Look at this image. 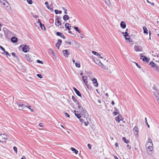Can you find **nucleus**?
Returning <instances> with one entry per match:
<instances>
[{
  "instance_id": "obj_35",
  "label": "nucleus",
  "mask_w": 159,
  "mask_h": 159,
  "mask_svg": "<svg viewBox=\"0 0 159 159\" xmlns=\"http://www.w3.org/2000/svg\"><path fill=\"white\" fill-rule=\"evenodd\" d=\"M75 66L76 67H77L78 68L80 67V63L76 62V63H75Z\"/></svg>"
},
{
  "instance_id": "obj_56",
  "label": "nucleus",
  "mask_w": 159,
  "mask_h": 159,
  "mask_svg": "<svg viewBox=\"0 0 159 159\" xmlns=\"http://www.w3.org/2000/svg\"><path fill=\"white\" fill-rule=\"evenodd\" d=\"M153 89L155 90H156V91H158L157 89V87L156 86H154L153 87Z\"/></svg>"
},
{
  "instance_id": "obj_17",
  "label": "nucleus",
  "mask_w": 159,
  "mask_h": 159,
  "mask_svg": "<svg viewBox=\"0 0 159 159\" xmlns=\"http://www.w3.org/2000/svg\"><path fill=\"white\" fill-rule=\"evenodd\" d=\"M120 25L121 27L123 29H125L126 28V25L125 22L122 21L121 22Z\"/></svg>"
},
{
  "instance_id": "obj_64",
  "label": "nucleus",
  "mask_w": 159,
  "mask_h": 159,
  "mask_svg": "<svg viewBox=\"0 0 159 159\" xmlns=\"http://www.w3.org/2000/svg\"><path fill=\"white\" fill-rule=\"evenodd\" d=\"M21 159H26V157L25 156H23L21 158Z\"/></svg>"
},
{
  "instance_id": "obj_43",
  "label": "nucleus",
  "mask_w": 159,
  "mask_h": 159,
  "mask_svg": "<svg viewBox=\"0 0 159 159\" xmlns=\"http://www.w3.org/2000/svg\"><path fill=\"white\" fill-rule=\"evenodd\" d=\"M147 2L150 4L152 6H153L154 5V3H153V2H149L148 0H147Z\"/></svg>"
},
{
  "instance_id": "obj_6",
  "label": "nucleus",
  "mask_w": 159,
  "mask_h": 159,
  "mask_svg": "<svg viewBox=\"0 0 159 159\" xmlns=\"http://www.w3.org/2000/svg\"><path fill=\"white\" fill-rule=\"evenodd\" d=\"M82 79L83 80V82L84 83L85 85L88 87L89 86L88 84V81H87V76H82Z\"/></svg>"
},
{
  "instance_id": "obj_36",
  "label": "nucleus",
  "mask_w": 159,
  "mask_h": 159,
  "mask_svg": "<svg viewBox=\"0 0 159 159\" xmlns=\"http://www.w3.org/2000/svg\"><path fill=\"white\" fill-rule=\"evenodd\" d=\"M149 64L152 67H154L156 65H155L153 61H151L150 62Z\"/></svg>"
},
{
  "instance_id": "obj_11",
  "label": "nucleus",
  "mask_w": 159,
  "mask_h": 159,
  "mask_svg": "<svg viewBox=\"0 0 159 159\" xmlns=\"http://www.w3.org/2000/svg\"><path fill=\"white\" fill-rule=\"evenodd\" d=\"M92 81L94 86L95 87H98V83L97 79L95 78H94L92 80Z\"/></svg>"
},
{
  "instance_id": "obj_52",
  "label": "nucleus",
  "mask_w": 159,
  "mask_h": 159,
  "mask_svg": "<svg viewBox=\"0 0 159 159\" xmlns=\"http://www.w3.org/2000/svg\"><path fill=\"white\" fill-rule=\"evenodd\" d=\"M80 37L81 39H83L84 37V35L82 34H80Z\"/></svg>"
},
{
  "instance_id": "obj_40",
  "label": "nucleus",
  "mask_w": 159,
  "mask_h": 159,
  "mask_svg": "<svg viewBox=\"0 0 159 159\" xmlns=\"http://www.w3.org/2000/svg\"><path fill=\"white\" fill-rule=\"evenodd\" d=\"M145 122L147 125V126L149 128L150 127V126H149V125H148V123L147 121V119L146 117L145 118Z\"/></svg>"
},
{
  "instance_id": "obj_47",
  "label": "nucleus",
  "mask_w": 159,
  "mask_h": 159,
  "mask_svg": "<svg viewBox=\"0 0 159 159\" xmlns=\"http://www.w3.org/2000/svg\"><path fill=\"white\" fill-rule=\"evenodd\" d=\"M65 42L66 44H67L69 45H70L71 44V43L70 42H68L67 41H65Z\"/></svg>"
},
{
  "instance_id": "obj_2",
  "label": "nucleus",
  "mask_w": 159,
  "mask_h": 159,
  "mask_svg": "<svg viewBox=\"0 0 159 159\" xmlns=\"http://www.w3.org/2000/svg\"><path fill=\"white\" fill-rule=\"evenodd\" d=\"M146 148H147V153L149 154H151L152 153V151L153 148V144H150Z\"/></svg>"
},
{
  "instance_id": "obj_19",
  "label": "nucleus",
  "mask_w": 159,
  "mask_h": 159,
  "mask_svg": "<svg viewBox=\"0 0 159 159\" xmlns=\"http://www.w3.org/2000/svg\"><path fill=\"white\" fill-rule=\"evenodd\" d=\"M56 34L57 35L59 36L64 39H65V36L63 35V34L62 33L59 32H57L56 33Z\"/></svg>"
},
{
  "instance_id": "obj_20",
  "label": "nucleus",
  "mask_w": 159,
  "mask_h": 159,
  "mask_svg": "<svg viewBox=\"0 0 159 159\" xmlns=\"http://www.w3.org/2000/svg\"><path fill=\"white\" fill-rule=\"evenodd\" d=\"M94 61L96 64H98L100 66H102V63L100 61L96 59H94Z\"/></svg>"
},
{
  "instance_id": "obj_25",
  "label": "nucleus",
  "mask_w": 159,
  "mask_h": 159,
  "mask_svg": "<svg viewBox=\"0 0 159 159\" xmlns=\"http://www.w3.org/2000/svg\"><path fill=\"white\" fill-rule=\"evenodd\" d=\"M25 107L29 108L31 112H34V110L33 107H31L30 106H25Z\"/></svg>"
},
{
  "instance_id": "obj_9",
  "label": "nucleus",
  "mask_w": 159,
  "mask_h": 159,
  "mask_svg": "<svg viewBox=\"0 0 159 159\" xmlns=\"http://www.w3.org/2000/svg\"><path fill=\"white\" fill-rule=\"evenodd\" d=\"M133 132L135 135H138L139 133V128L136 126H135L133 130Z\"/></svg>"
},
{
  "instance_id": "obj_29",
  "label": "nucleus",
  "mask_w": 159,
  "mask_h": 159,
  "mask_svg": "<svg viewBox=\"0 0 159 159\" xmlns=\"http://www.w3.org/2000/svg\"><path fill=\"white\" fill-rule=\"evenodd\" d=\"M55 13L57 14H61L62 13V11H59L58 10H55Z\"/></svg>"
},
{
  "instance_id": "obj_41",
  "label": "nucleus",
  "mask_w": 159,
  "mask_h": 159,
  "mask_svg": "<svg viewBox=\"0 0 159 159\" xmlns=\"http://www.w3.org/2000/svg\"><path fill=\"white\" fill-rule=\"evenodd\" d=\"M37 76L39 78L41 79L42 78H43V76L40 74H38L37 75Z\"/></svg>"
},
{
  "instance_id": "obj_33",
  "label": "nucleus",
  "mask_w": 159,
  "mask_h": 159,
  "mask_svg": "<svg viewBox=\"0 0 159 159\" xmlns=\"http://www.w3.org/2000/svg\"><path fill=\"white\" fill-rule=\"evenodd\" d=\"M102 68L104 69H108V67L102 64V66H101Z\"/></svg>"
},
{
  "instance_id": "obj_12",
  "label": "nucleus",
  "mask_w": 159,
  "mask_h": 159,
  "mask_svg": "<svg viewBox=\"0 0 159 159\" xmlns=\"http://www.w3.org/2000/svg\"><path fill=\"white\" fill-rule=\"evenodd\" d=\"M73 89L75 91V92L77 94V95L79 96V97H81V94L80 93V91L78 90L75 88V87H73Z\"/></svg>"
},
{
  "instance_id": "obj_28",
  "label": "nucleus",
  "mask_w": 159,
  "mask_h": 159,
  "mask_svg": "<svg viewBox=\"0 0 159 159\" xmlns=\"http://www.w3.org/2000/svg\"><path fill=\"white\" fill-rule=\"evenodd\" d=\"M122 140L126 143H129V141L126 139L125 137H123L122 138Z\"/></svg>"
},
{
  "instance_id": "obj_57",
  "label": "nucleus",
  "mask_w": 159,
  "mask_h": 159,
  "mask_svg": "<svg viewBox=\"0 0 159 159\" xmlns=\"http://www.w3.org/2000/svg\"><path fill=\"white\" fill-rule=\"evenodd\" d=\"M41 28L42 30H46V28L44 25L43 26L42 25V27Z\"/></svg>"
},
{
  "instance_id": "obj_38",
  "label": "nucleus",
  "mask_w": 159,
  "mask_h": 159,
  "mask_svg": "<svg viewBox=\"0 0 159 159\" xmlns=\"http://www.w3.org/2000/svg\"><path fill=\"white\" fill-rule=\"evenodd\" d=\"M92 53H93V54L95 55H96L97 56H98V55L99 54L97 52H95V51H93L92 52Z\"/></svg>"
},
{
  "instance_id": "obj_16",
  "label": "nucleus",
  "mask_w": 159,
  "mask_h": 159,
  "mask_svg": "<svg viewBox=\"0 0 159 159\" xmlns=\"http://www.w3.org/2000/svg\"><path fill=\"white\" fill-rule=\"evenodd\" d=\"M62 52L64 54V56L66 57H67L69 54L67 50H64L62 51Z\"/></svg>"
},
{
  "instance_id": "obj_4",
  "label": "nucleus",
  "mask_w": 159,
  "mask_h": 159,
  "mask_svg": "<svg viewBox=\"0 0 159 159\" xmlns=\"http://www.w3.org/2000/svg\"><path fill=\"white\" fill-rule=\"evenodd\" d=\"M0 3L2 5L5 7H8L9 6L8 3L5 0H0Z\"/></svg>"
},
{
  "instance_id": "obj_3",
  "label": "nucleus",
  "mask_w": 159,
  "mask_h": 159,
  "mask_svg": "<svg viewBox=\"0 0 159 159\" xmlns=\"http://www.w3.org/2000/svg\"><path fill=\"white\" fill-rule=\"evenodd\" d=\"M7 139V136L5 134H0V142H4Z\"/></svg>"
},
{
  "instance_id": "obj_30",
  "label": "nucleus",
  "mask_w": 159,
  "mask_h": 159,
  "mask_svg": "<svg viewBox=\"0 0 159 159\" xmlns=\"http://www.w3.org/2000/svg\"><path fill=\"white\" fill-rule=\"evenodd\" d=\"M122 34L124 35V36H125V37H127V36H129V34L127 32H122Z\"/></svg>"
},
{
  "instance_id": "obj_13",
  "label": "nucleus",
  "mask_w": 159,
  "mask_h": 159,
  "mask_svg": "<svg viewBox=\"0 0 159 159\" xmlns=\"http://www.w3.org/2000/svg\"><path fill=\"white\" fill-rule=\"evenodd\" d=\"M140 55L141 56L140 59H142L143 61H145L146 62L149 61V60L146 57L144 56H141V54H140Z\"/></svg>"
},
{
  "instance_id": "obj_27",
  "label": "nucleus",
  "mask_w": 159,
  "mask_h": 159,
  "mask_svg": "<svg viewBox=\"0 0 159 159\" xmlns=\"http://www.w3.org/2000/svg\"><path fill=\"white\" fill-rule=\"evenodd\" d=\"M71 149L72 151L74 152L75 154H77L78 152V151L75 149L73 148H71Z\"/></svg>"
},
{
  "instance_id": "obj_60",
  "label": "nucleus",
  "mask_w": 159,
  "mask_h": 159,
  "mask_svg": "<svg viewBox=\"0 0 159 159\" xmlns=\"http://www.w3.org/2000/svg\"><path fill=\"white\" fill-rule=\"evenodd\" d=\"M113 114H114V116H116V115L118 114V112H117V111H115L113 113Z\"/></svg>"
},
{
  "instance_id": "obj_48",
  "label": "nucleus",
  "mask_w": 159,
  "mask_h": 159,
  "mask_svg": "<svg viewBox=\"0 0 159 159\" xmlns=\"http://www.w3.org/2000/svg\"><path fill=\"white\" fill-rule=\"evenodd\" d=\"M65 116H66L68 117H70V115L68 113H67L66 112H65Z\"/></svg>"
},
{
  "instance_id": "obj_59",
  "label": "nucleus",
  "mask_w": 159,
  "mask_h": 159,
  "mask_svg": "<svg viewBox=\"0 0 159 159\" xmlns=\"http://www.w3.org/2000/svg\"><path fill=\"white\" fill-rule=\"evenodd\" d=\"M89 148L90 149H91V145L90 144H88L87 145Z\"/></svg>"
},
{
  "instance_id": "obj_62",
  "label": "nucleus",
  "mask_w": 159,
  "mask_h": 159,
  "mask_svg": "<svg viewBox=\"0 0 159 159\" xmlns=\"http://www.w3.org/2000/svg\"><path fill=\"white\" fill-rule=\"evenodd\" d=\"M39 126L41 127H42L43 126V125L42 123H40L39 124Z\"/></svg>"
},
{
  "instance_id": "obj_31",
  "label": "nucleus",
  "mask_w": 159,
  "mask_h": 159,
  "mask_svg": "<svg viewBox=\"0 0 159 159\" xmlns=\"http://www.w3.org/2000/svg\"><path fill=\"white\" fill-rule=\"evenodd\" d=\"M49 51L53 55V56H55V53L54 52L51 48H50L49 49Z\"/></svg>"
},
{
  "instance_id": "obj_1",
  "label": "nucleus",
  "mask_w": 159,
  "mask_h": 159,
  "mask_svg": "<svg viewBox=\"0 0 159 159\" xmlns=\"http://www.w3.org/2000/svg\"><path fill=\"white\" fill-rule=\"evenodd\" d=\"M72 99L73 101L77 104L78 106L77 111H74L75 116L78 118H80L81 116L87 118L88 116L87 111L84 108L82 107L81 104L78 101L75 97L72 96Z\"/></svg>"
},
{
  "instance_id": "obj_63",
  "label": "nucleus",
  "mask_w": 159,
  "mask_h": 159,
  "mask_svg": "<svg viewBox=\"0 0 159 159\" xmlns=\"http://www.w3.org/2000/svg\"><path fill=\"white\" fill-rule=\"evenodd\" d=\"M45 5L47 7L48 6V4L47 2H46L45 3Z\"/></svg>"
},
{
  "instance_id": "obj_49",
  "label": "nucleus",
  "mask_w": 159,
  "mask_h": 159,
  "mask_svg": "<svg viewBox=\"0 0 159 159\" xmlns=\"http://www.w3.org/2000/svg\"><path fill=\"white\" fill-rule=\"evenodd\" d=\"M0 48L3 52H5V49L3 47H2V46H1V45H0Z\"/></svg>"
},
{
  "instance_id": "obj_58",
  "label": "nucleus",
  "mask_w": 159,
  "mask_h": 159,
  "mask_svg": "<svg viewBox=\"0 0 159 159\" xmlns=\"http://www.w3.org/2000/svg\"><path fill=\"white\" fill-rule=\"evenodd\" d=\"M84 125L86 126H87L89 123L88 121H87L86 122H84Z\"/></svg>"
},
{
  "instance_id": "obj_15",
  "label": "nucleus",
  "mask_w": 159,
  "mask_h": 159,
  "mask_svg": "<svg viewBox=\"0 0 159 159\" xmlns=\"http://www.w3.org/2000/svg\"><path fill=\"white\" fill-rule=\"evenodd\" d=\"M17 104L19 107V109L20 110H22L23 109V107L24 106V104L20 102H17Z\"/></svg>"
},
{
  "instance_id": "obj_39",
  "label": "nucleus",
  "mask_w": 159,
  "mask_h": 159,
  "mask_svg": "<svg viewBox=\"0 0 159 159\" xmlns=\"http://www.w3.org/2000/svg\"><path fill=\"white\" fill-rule=\"evenodd\" d=\"M13 150L15 151L16 154H17V148L16 147H15V146H14L13 147Z\"/></svg>"
},
{
  "instance_id": "obj_24",
  "label": "nucleus",
  "mask_w": 159,
  "mask_h": 159,
  "mask_svg": "<svg viewBox=\"0 0 159 159\" xmlns=\"http://www.w3.org/2000/svg\"><path fill=\"white\" fill-rule=\"evenodd\" d=\"M106 4L108 7H110L111 6V3L109 0H104Z\"/></svg>"
},
{
  "instance_id": "obj_7",
  "label": "nucleus",
  "mask_w": 159,
  "mask_h": 159,
  "mask_svg": "<svg viewBox=\"0 0 159 159\" xmlns=\"http://www.w3.org/2000/svg\"><path fill=\"white\" fill-rule=\"evenodd\" d=\"M61 22L59 20V17L58 16L56 17V20H55V25L56 26H58L59 25H61Z\"/></svg>"
},
{
  "instance_id": "obj_42",
  "label": "nucleus",
  "mask_w": 159,
  "mask_h": 159,
  "mask_svg": "<svg viewBox=\"0 0 159 159\" xmlns=\"http://www.w3.org/2000/svg\"><path fill=\"white\" fill-rule=\"evenodd\" d=\"M125 37V39L126 40H128L129 41V42L130 41V36L129 35L128 36H127V37Z\"/></svg>"
},
{
  "instance_id": "obj_55",
  "label": "nucleus",
  "mask_w": 159,
  "mask_h": 159,
  "mask_svg": "<svg viewBox=\"0 0 159 159\" xmlns=\"http://www.w3.org/2000/svg\"><path fill=\"white\" fill-rule=\"evenodd\" d=\"M74 29L76 31H77L78 30H79V28L77 27H74Z\"/></svg>"
},
{
  "instance_id": "obj_8",
  "label": "nucleus",
  "mask_w": 159,
  "mask_h": 159,
  "mask_svg": "<svg viewBox=\"0 0 159 159\" xmlns=\"http://www.w3.org/2000/svg\"><path fill=\"white\" fill-rule=\"evenodd\" d=\"M115 120L118 123H119L120 121L123 120V118L121 115H119L117 116L116 117Z\"/></svg>"
},
{
  "instance_id": "obj_45",
  "label": "nucleus",
  "mask_w": 159,
  "mask_h": 159,
  "mask_svg": "<svg viewBox=\"0 0 159 159\" xmlns=\"http://www.w3.org/2000/svg\"><path fill=\"white\" fill-rule=\"evenodd\" d=\"M48 9L49 10H50L51 11H53V9L51 7H49V6H48L47 7Z\"/></svg>"
},
{
  "instance_id": "obj_51",
  "label": "nucleus",
  "mask_w": 159,
  "mask_h": 159,
  "mask_svg": "<svg viewBox=\"0 0 159 159\" xmlns=\"http://www.w3.org/2000/svg\"><path fill=\"white\" fill-rule=\"evenodd\" d=\"M12 55L14 56V57H17L16 56V53L15 52H12L11 53Z\"/></svg>"
},
{
  "instance_id": "obj_46",
  "label": "nucleus",
  "mask_w": 159,
  "mask_h": 159,
  "mask_svg": "<svg viewBox=\"0 0 159 159\" xmlns=\"http://www.w3.org/2000/svg\"><path fill=\"white\" fill-rule=\"evenodd\" d=\"M27 2L29 4H32V0H27Z\"/></svg>"
},
{
  "instance_id": "obj_14",
  "label": "nucleus",
  "mask_w": 159,
  "mask_h": 159,
  "mask_svg": "<svg viewBox=\"0 0 159 159\" xmlns=\"http://www.w3.org/2000/svg\"><path fill=\"white\" fill-rule=\"evenodd\" d=\"M62 43V40L61 39H59L58 40L56 44V46L57 48L58 49L59 48V47L61 45Z\"/></svg>"
},
{
  "instance_id": "obj_44",
  "label": "nucleus",
  "mask_w": 159,
  "mask_h": 159,
  "mask_svg": "<svg viewBox=\"0 0 159 159\" xmlns=\"http://www.w3.org/2000/svg\"><path fill=\"white\" fill-rule=\"evenodd\" d=\"M62 9L64 11V13L65 14H67V10L66 9H65L64 7H62Z\"/></svg>"
},
{
  "instance_id": "obj_21",
  "label": "nucleus",
  "mask_w": 159,
  "mask_h": 159,
  "mask_svg": "<svg viewBox=\"0 0 159 159\" xmlns=\"http://www.w3.org/2000/svg\"><path fill=\"white\" fill-rule=\"evenodd\" d=\"M69 18L70 17L67 15H65L63 16V19L66 21L68 20Z\"/></svg>"
},
{
  "instance_id": "obj_26",
  "label": "nucleus",
  "mask_w": 159,
  "mask_h": 159,
  "mask_svg": "<svg viewBox=\"0 0 159 159\" xmlns=\"http://www.w3.org/2000/svg\"><path fill=\"white\" fill-rule=\"evenodd\" d=\"M70 24L68 23L66 24L65 25V28L69 30H70V26H69Z\"/></svg>"
},
{
  "instance_id": "obj_37",
  "label": "nucleus",
  "mask_w": 159,
  "mask_h": 159,
  "mask_svg": "<svg viewBox=\"0 0 159 159\" xmlns=\"http://www.w3.org/2000/svg\"><path fill=\"white\" fill-rule=\"evenodd\" d=\"M37 22L39 24L41 27H42V25L43 26V25L41 23V21L39 20H38Z\"/></svg>"
},
{
  "instance_id": "obj_5",
  "label": "nucleus",
  "mask_w": 159,
  "mask_h": 159,
  "mask_svg": "<svg viewBox=\"0 0 159 159\" xmlns=\"http://www.w3.org/2000/svg\"><path fill=\"white\" fill-rule=\"evenodd\" d=\"M134 49L136 52H142L143 48L141 46L138 45H135L134 46Z\"/></svg>"
},
{
  "instance_id": "obj_23",
  "label": "nucleus",
  "mask_w": 159,
  "mask_h": 159,
  "mask_svg": "<svg viewBox=\"0 0 159 159\" xmlns=\"http://www.w3.org/2000/svg\"><path fill=\"white\" fill-rule=\"evenodd\" d=\"M17 40V38L15 37H12L11 39V41L13 43H16Z\"/></svg>"
},
{
  "instance_id": "obj_18",
  "label": "nucleus",
  "mask_w": 159,
  "mask_h": 159,
  "mask_svg": "<svg viewBox=\"0 0 159 159\" xmlns=\"http://www.w3.org/2000/svg\"><path fill=\"white\" fill-rule=\"evenodd\" d=\"M150 144H153L152 143V141L151 138H148V142L146 143V148H147V146L149 145Z\"/></svg>"
},
{
  "instance_id": "obj_10",
  "label": "nucleus",
  "mask_w": 159,
  "mask_h": 159,
  "mask_svg": "<svg viewBox=\"0 0 159 159\" xmlns=\"http://www.w3.org/2000/svg\"><path fill=\"white\" fill-rule=\"evenodd\" d=\"M29 49V46L26 45H24L22 48V50L25 52H28Z\"/></svg>"
},
{
  "instance_id": "obj_22",
  "label": "nucleus",
  "mask_w": 159,
  "mask_h": 159,
  "mask_svg": "<svg viewBox=\"0 0 159 159\" xmlns=\"http://www.w3.org/2000/svg\"><path fill=\"white\" fill-rule=\"evenodd\" d=\"M143 33L144 34H148V30L145 26H143Z\"/></svg>"
},
{
  "instance_id": "obj_54",
  "label": "nucleus",
  "mask_w": 159,
  "mask_h": 159,
  "mask_svg": "<svg viewBox=\"0 0 159 159\" xmlns=\"http://www.w3.org/2000/svg\"><path fill=\"white\" fill-rule=\"evenodd\" d=\"M127 148L128 149H130L131 148V146L130 145H127Z\"/></svg>"
},
{
  "instance_id": "obj_50",
  "label": "nucleus",
  "mask_w": 159,
  "mask_h": 159,
  "mask_svg": "<svg viewBox=\"0 0 159 159\" xmlns=\"http://www.w3.org/2000/svg\"><path fill=\"white\" fill-rule=\"evenodd\" d=\"M4 52L5 53V54L6 55L9 56V57L10 56V55L9 54V53L7 52L6 51H5V52Z\"/></svg>"
},
{
  "instance_id": "obj_34",
  "label": "nucleus",
  "mask_w": 159,
  "mask_h": 159,
  "mask_svg": "<svg viewBox=\"0 0 159 159\" xmlns=\"http://www.w3.org/2000/svg\"><path fill=\"white\" fill-rule=\"evenodd\" d=\"M159 90L156 91V92H154L153 93L154 94L156 97L158 96L159 95Z\"/></svg>"
},
{
  "instance_id": "obj_61",
  "label": "nucleus",
  "mask_w": 159,
  "mask_h": 159,
  "mask_svg": "<svg viewBox=\"0 0 159 159\" xmlns=\"http://www.w3.org/2000/svg\"><path fill=\"white\" fill-rule=\"evenodd\" d=\"M115 146L116 147H117L118 146V143L117 142H116L115 143Z\"/></svg>"
},
{
  "instance_id": "obj_53",
  "label": "nucleus",
  "mask_w": 159,
  "mask_h": 159,
  "mask_svg": "<svg viewBox=\"0 0 159 159\" xmlns=\"http://www.w3.org/2000/svg\"><path fill=\"white\" fill-rule=\"evenodd\" d=\"M37 62L38 63H41V64H43V62L42 61H40L39 60H37Z\"/></svg>"
},
{
  "instance_id": "obj_32",
  "label": "nucleus",
  "mask_w": 159,
  "mask_h": 159,
  "mask_svg": "<svg viewBox=\"0 0 159 159\" xmlns=\"http://www.w3.org/2000/svg\"><path fill=\"white\" fill-rule=\"evenodd\" d=\"M154 67H155V70L156 71H157L158 72H159V66H158L156 65Z\"/></svg>"
}]
</instances>
